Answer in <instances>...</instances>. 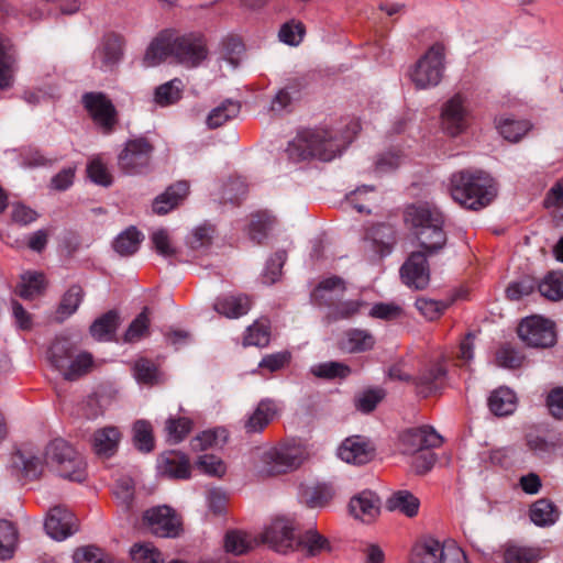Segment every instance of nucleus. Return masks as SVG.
Here are the masks:
<instances>
[{
  "label": "nucleus",
  "mask_w": 563,
  "mask_h": 563,
  "mask_svg": "<svg viewBox=\"0 0 563 563\" xmlns=\"http://www.w3.org/2000/svg\"><path fill=\"white\" fill-rule=\"evenodd\" d=\"M504 563H538L547 553L540 545H526L516 541H507L501 547Z\"/></svg>",
  "instance_id": "nucleus-24"
},
{
  "label": "nucleus",
  "mask_w": 563,
  "mask_h": 563,
  "mask_svg": "<svg viewBox=\"0 0 563 563\" xmlns=\"http://www.w3.org/2000/svg\"><path fill=\"white\" fill-rule=\"evenodd\" d=\"M540 294L553 301L563 298V272L549 273L539 284Z\"/></svg>",
  "instance_id": "nucleus-46"
},
{
  "label": "nucleus",
  "mask_w": 563,
  "mask_h": 563,
  "mask_svg": "<svg viewBox=\"0 0 563 563\" xmlns=\"http://www.w3.org/2000/svg\"><path fill=\"white\" fill-rule=\"evenodd\" d=\"M214 310L228 318H239L247 313L251 299L246 295L223 296L214 302Z\"/></svg>",
  "instance_id": "nucleus-30"
},
{
  "label": "nucleus",
  "mask_w": 563,
  "mask_h": 563,
  "mask_svg": "<svg viewBox=\"0 0 563 563\" xmlns=\"http://www.w3.org/2000/svg\"><path fill=\"white\" fill-rule=\"evenodd\" d=\"M45 288V278L38 272H25L21 275V280L15 288L16 295L22 299L32 300L40 296Z\"/></svg>",
  "instance_id": "nucleus-34"
},
{
  "label": "nucleus",
  "mask_w": 563,
  "mask_h": 563,
  "mask_svg": "<svg viewBox=\"0 0 563 563\" xmlns=\"http://www.w3.org/2000/svg\"><path fill=\"white\" fill-rule=\"evenodd\" d=\"M45 463L60 477L74 482H82L86 478V463L82 456L63 439H55L46 445Z\"/></svg>",
  "instance_id": "nucleus-5"
},
{
  "label": "nucleus",
  "mask_w": 563,
  "mask_h": 563,
  "mask_svg": "<svg viewBox=\"0 0 563 563\" xmlns=\"http://www.w3.org/2000/svg\"><path fill=\"white\" fill-rule=\"evenodd\" d=\"M47 360L66 380H76L86 375L93 365L88 352H77L76 346L66 338H56L47 351Z\"/></svg>",
  "instance_id": "nucleus-4"
},
{
  "label": "nucleus",
  "mask_w": 563,
  "mask_h": 563,
  "mask_svg": "<svg viewBox=\"0 0 563 563\" xmlns=\"http://www.w3.org/2000/svg\"><path fill=\"white\" fill-rule=\"evenodd\" d=\"M196 465L202 473L210 476L222 477L227 472L224 462L220 457L211 454L199 456Z\"/></svg>",
  "instance_id": "nucleus-57"
},
{
  "label": "nucleus",
  "mask_w": 563,
  "mask_h": 563,
  "mask_svg": "<svg viewBox=\"0 0 563 563\" xmlns=\"http://www.w3.org/2000/svg\"><path fill=\"white\" fill-rule=\"evenodd\" d=\"M358 130V122L353 121L342 133L327 129L303 131L290 142L288 152L301 159L317 157L321 161H331L346 147Z\"/></svg>",
  "instance_id": "nucleus-2"
},
{
  "label": "nucleus",
  "mask_w": 563,
  "mask_h": 563,
  "mask_svg": "<svg viewBox=\"0 0 563 563\" xmlns=\"http://www.w3.org/2000/svg\"><path fill=\"white\" fill-rule=\"evenodd\" d=\"M121 433L115 427H104L95 432L92 446L98 455L111 456L118 449Z\"/></svg>",
  "instance_id": "nucleus-29"
},
{
  "label": "nucleus",
  "mask_w": 563,
  "mask_h": 563,
  "mask_svg": "<svg viewBox=\"0 0 563 563\" xmlns=\"http://www.w3.org/2000/svg\"><path fill=\"white\" fill-rule=\"evenodd\" d=\"M334 290H338L339 292H343L345 290L344 280L338 276L328 277L320 282L312 291L311 297L318 305H321L325 298V294Z\"/></svg>",
  "instance_id": "nucleus-58"
},
{
  "label": "nucleus",
  "mask_w": 563,
  "mask_h": 563,
  "mask_svg": "<svg viewBox=\"0 0 563 563\" xmlns=\"http://www.w3.org/2000/svg\"><path fill=\"white\" fill-rule=\"evenodd\" d=\"M279 412L277 402L273 399H262L254 410L245 417L243 428L247 434L261 433Z\"/></svg>",
  "instance_id": "nucleus-22"
},
{
  "label": "nucleus",
  "mask_w": 563,
  "mask_h": 563,
  "mask_svg": "<svg viewBox=\"0 0 563 563\" xmlns=\"http://www.w3.org/2000/svg\"><path fill=\"white\" fill-rule=\"evenodd\" d=\"M305 33L306 29L303 23L292 19L280 26L278 37L280 42L289 46H297L302 42Z\"/></svg>",
  "instance_id": "nucleus-48"
},
{
  "label": "nucleus",
  "mask_w": 563,
  "mask_h": 563,
  "mask_svg": "<svg viewBox=\"0 0 563 563\" xmlns=\"http://www.w3.org/2000/svg\"><path fill=\"white\" fill-rule=\"evenodd\" d=\"M150 329V309L145 307L140 314L130 323L124 333V342L134 343L148 334Z\"/></svg>",
  "instance_id": "nucleus-45"
},
{
  "label": "nucleus",
  "mask_w": 563,
  "mask_h": 563,
  "mask_svg": "<svg viewBox=\"0 0 563 563\" xmlns=\"http://www.w3.org/2000/svg\"><path fill=\"white\" fill-rule=\"evenodd\" d=\"M439 563H468L463 550L453 541L441 543L438 541Z\"/></svg>",
  "instance_id": "nucleus-56"
},
{
  "label": "nucleus",
  "mask_w": 563,
  "mask_h": 563,
  "mask_svg": "<svg viewBox=\"0 0 563 563\" xmlns=\"http://www.w3.org/2000/svg\"><path fill=\"white\" fill-rule=\"evenodd\" d=\"M224 548L228 552L241 555L253 548V540L245 532L230 531L225 536Z\"/></svg>",
  "instance_id": "nucleus-52"
},
{
  "label": "nucleus",
  "mask_w": 563,
  "mask_h": 563,
  "mask_svg": "<svg viewBox=\"0 0 563 563\" xmlns=\"http://www.w3.org/2000/svg\"><path fill=\"white\" fill-rule=\"evenodd\" d=\"M374 336L366 330H347L339 342V346L346 353H361L373 349Z\"/></svg>",
  "instance_id": "nucleus-27"
},
{
  "label": "nucleus",
  "mask_w": 563,
  "mask_h": 563,
  "mask_svg": "<svg viewBox=\"0 0 563 563\" xmlns=\"http://www.w3.org/2000/svg\"><path fill=\"white\" fill-rule=\"evenodd\" d=\"M349 510L355 519L369 523L380 512V499L374 492L363 490L351 498Z\"/></svg>",
  "instance_id": "nucleus-23"
},
{
  "label": "nucleus",
  "mask_w": 563,
  "mask_h": 563,
  "mask_svg": "<svg viewBox=\"0 0 563 563\" xmlns=\"http://www.w3.org/2000/svg\"><path fill=\"white\" fill-rule=\"evenodd\" d=\"M438 541L429 539L412 548L409 563H439Z\"/></svg>",
  "instance_id": "nucleus-47"
},
{
  "label": "nucleus",
  "mask_w": 563,
  "mask_h": 563,
  "mask_svg": "<svg viewBox=\"0 0 563 563\" xmlns=\"http://www.w3.org/2000/svg\"><path fill=\"white\" fill-rule=\"evenodd\" d=\"M162 474L172 477L187 479L190 476V463L188 457L178 451H169L162 454L158 461Z\"/></svg>",
  "instance_id": "nucleus-25"
},
{
  "label": "nucleus",
  "mask_w": 563,
  "mask_h": 563,
  "mask_svg": "<svg viewBox=\"0 0 563 563\" xmlns=\"http://www.w3.org/2000/svg\"><path fill=\"white\" fill-rule=\"evenodd\" d=\"M445 52L442 44L432 45L407 71L410 81L417 89L437 87L444 74Z\"/></svg>",
  "instance_id": "nucleus-6"
},
{
  "label": "nucleus",
  "mask_w": 563,
  "mask_h": 563,
  "mask_svg": "<svg viewBox=\"0 0 563 563\" xmlns=\"http://www.w3.org/2000/svg\"><path fill=\"white\" fill-rule=\"evenodd\" d=\"M419 499L408 490H398L387 500L389 510L399 511L407 517H413L419 510Z\"/></svg>",
  "instance_id": "nucleus-36"
},
{
  "label": "nucleus",
  "mask_w": 563,
  "mask_h": 563,
  "mask_svg": "<svg viewBox=\"0 0 563 563\" xmlns=\"http://www.w3.org/2000/svg\"><path fill=\"white\" fill-rule=\"evenodd\" d=\"M87 174L91 181L108 187L112 184V176L99 157L92 158L87 165Z\"/></svg>",
  "instance_id": "nucleus-59"
},
{
  "label": "nucleus",
  "mask_w": 563,
  "mask_h": 563,
  "mask_svg": "<svg viewBox=\"0 0 563 563\" xmlns=\"http://www.w3.org/2000/svg\"><path fill=\"white\" fill-rule=\"evenodd\" d=\"M229 433L224 428L207 430L192 439L191 445L195 450H207L210 448L222 446L228 441Z\"/></svg>",
  "instance_id": "nucleus-41"
},
{
  "label": "nucleus",
  "mask_w": 563,
  "mask_h": 563,
  "mask_svg": "<svg viewBox=\"0 0 563 563\" xmlns=\"http://www.w3.org/2000/svg\"><path fill=\"white\" fill-rule=\"evenodd\" d=\"M18 54L11 40L0 34V91L11 89L18 73Z\"/></svg>",
  "instance_id": "nucleus-21"
},
{
  "label": "nucleus",
  "mask_w": 563,
  "mask_h": 563,
  "mask_svg": "<svg viewBox=\"0 0 563 563\" xmlns=\"http://www.w3.org/2000/svg\"><path fill=\"white\" fill-rule=\"evenodd\" d=\"M191 428L192 421L189 418H169L165 424L167 440L172 443H179L189 434Z\"/></svg>",
  "instance_id": "nucleus-49"
},
{
  "label": "nucleus",
  "mask_w": 563,
  "mask_h": 563,
  "mask_svg": "<svg viewBox=\"0 0 563 563\" xmlns=\"http://www.w3.org/2000/svg\"><path fill=\"white\" fill-rule=\"evenodd\" d=\"M312 373L322 378H345L351 374V368L340 362H325L313 366Z\"/></svg>",
  "instance_id": "nucleus-55"
},
{
  "label": "nucleus",
  "mask_w": 563,
  "mask_h": 563,
  "mask_svg": "<svg viewBox=\"0 0 563 563\" xmlns=\"http://www.w3.org/2000/svg\"><path fill=\"white\" fill-rule=\"evenodd\" d=\"M530 519L539 527L552 526L559 519V510L549 500L539 499L530 508Z\"/></svg>",
  "instance_id": "nucleus-37"
},
{
  "label": "nucleus",
  "mask_w": 563,
  "mask_h": 563,
  "mask_svg": "<svg viewBox=\"0 0 563 563\" xmlns=\"http://www.w3.org/2000/svg\"><path fill=\"white\" fill-rule=\"evenodd\" d=\"M133 375L139 384L153 385L159 380L157 366L147 358H140L134 363Z\"/></svg>",
  "instance_id": "nucleus-50"
},
{
  "label": "nucleus",
  "mask_w": 563,
  "mask_h": 563,
  "mask_svg": "<svg viewBox=\"0 0 563 563\" xmlns=\"http://www.w3.org/2000/svg\"><path fill=\"white\" fill-rule=\"evenodd\" d=\"M82 103L93 122L110 132L117 123V110L111 100L101 92H88L82 96Z\"/></svg>",
  "instance_id": "nucleus-14"
},
{
  "label": "nucleus",
  "mask_w": 563,
  "mask_h": 563,
  "mask_svg": "<svg viewBox=\"0 0 563 563\" xmlns=\"http://www.w3.org/2000/svg\"><path fill=\"white\" fill-rule=\"evenodd\" d=\"M153 152L152 144L144 137L129 140L119 154L118 164L128 175L141 174L147 168Z\"/></svg>",
  "instance_id": "nucleus-9"
},
{
  "label": "nucleus",
  "mask_w": 563,
  "mask_h": 563,
  "mask_svg": "<svg viewBox=\"0 0 563 563\" xmlns=\"http://www.w3.org/2000/svg\"><path fill=\"white\" fill-rule=\"evenodd\" d=\"M452 198L467 209L487 207L497 195L494 179L482 170H461L451 178Z\"/></svg>",
  "instance_id": "nucleus-3"
},
{
  "label": "nucleus",
  "mask_w": 563,
  "mask_h": 563,
  "mask_svg": "<svg viewBox=\"0 0 563 563\" xmlns=\"http://www.w3.org/2000/svg\"><path fill=\"white\" fill-rule=\"evenodd\" d=\"M13 463L21 468L25 477L34 479L42 475L46 466L45 453L42 457L31 452H18L13 457Z\"/></svg>",
  "instance_id": "nucleus-35"
},
{
  "label": "nucleus",
  "mask_w": 563,
  "mask_h": 563,
  "mask_svg": "<svg viewBox=\"0 0 563 563\" xmlns=\"http://www.w3.org/2000/svg\"><path fill=\"white\" fill-rule=\"evenodd\" d=\"M297 523L292 518L278 517L274 519L262 534V541L274 551L288 554L296 551L298 538Z\"/></svg>",
  "instance_id": "nucleus-8"
},
{
  "label": "nucleus",
  "mask_w": 563,
  "mask_h": 563,
  "mask_svg": "<svg viewBox=\"0 0 563 563\" xmlns=\"http://www.w3.org/2000/svg\"><path fill=\"white\" fill-rule=\"evenodd\" d=\"M296 550H302L307 556H319L332 551L331 542L317 530H308L298 538Z\"/></svg>",
  "instance_id": "nucleus-28"
},
{
  "label": "nucleus",
  "mask_w": 563,
  "mask_h": 563,
  "mask_svg": "<svg viewBox=\"0 0 563 563\" xmlns=\"http://www.w3.org/2000/svg\"><path fill=\"white\" fill-rule=\"evenodd\" d=\"M119 323V313L114 310H110L92 322L90 325V334L97 341H111Z\"/></svg>",
  "instance_id": "nucleus-32"
},
{
  "label": "nucleus",
  "mask_w": 563,
  "mask_h": 563,
  "mask_svg": "<svg viewBox=\"0 0 563 563\" xmlns=\"http://www.w3.org/2000/svg\"><path fill=\"white\" fill-rule=\"evenodd\" d=\"M488 407L496 416L503 417L511 415L517 407V397L515 393L507 387L497 388L488 398Z\"/></svg>",
  "instance_id": "nucleus-33"
},
{
  "label": "nucleus",
  "mask_w": 563,
  "mask_h": 563,
  "mask_svg": "<svg viewBox=\"0 0 563 563\" xmlns=\"http://www.w3.org/2000/svg\"><path fill=\"white\" fill-rule=\"evenodd\" d=\"M75 563H107L103 560V553L96 547H84L74 552Z\"/></svg>",
  "instance_id": "nucleus-64"
},
{
  "label": "nucleus",
  "mask_w": 563,
  "mask_h": 563,
  "mask_svg": "<svg viewBox=\"0 0 563 563\" xmlns=\"http://www.w3.org/2000/svg\"><path fill=\"white\" fill-rule=\"evenodd\" d=\"M174 59L187 67H198L208 56L207 43L200 33H187L176 35Z\"/></svg>",
  "instance_id": "nucleus-10"
},
{
  "label": "nucleus",
  "mask_w": 563,
  "mask_h": 563,
  "mask_svg": "<svg viewBox=\"0 0 563 563\" xmlns=\"http://www.w3.org/2000/svg\"><path fill=\"white\" fill-rule=\"evenodd\" d=\"M274 222L275 219L266 213L256 214L250 224V238L253 241L261 243L267 232L272 229Z\"/></svg>",
  "instance_id": "nucleus-60"
},
{
  "label": "nucleus",
  "mask_w": 563,
  "mask_h": 563,
  "mask_svg": "<svg viewBox=\"0 0 563 563\" xmlns=\"http://www.w3.org/2000/svg\"><path fill=\"white\" fill-rule=\"evenodd\" d=\"M269 327L265 322L256 321L247 328L244 345L266 346L269 343Z\"/></svg>",
  "instance_id": "nucleus-54"
},
{
  "label": "nucleus",
  "mask_w": 563,
  "mask_h": 563,
  "mask_svg": "<svg viewBox=\"0 0 563 563\" xmlns=\"http://www.w3.org/2000/svg\"><path fill=\"white\" fill-rule=\"evenodd\" d=\"M263 461L267 465L265 472L276 475L297 468L302 456L298 448H274L264 453Z\"/></svg>",
  "instance_id": "nucleus-17"
},
{
  "label": "nucleus",
  "mask_w": 563,
  "mask_h": 563,
  "mask_svg": "<svg viewBox=\"0 0 563 563\" xmlns=\"http://www.w3.org/2000/svg\"><path fill=\"white\" fill-rule=\"evenodd\" d=\"M130 556L134 563H163L161 551L150 542H139L131 547Z\"/></svg>",
  "instance_id": "nucleus-44"
},
{
  "label": "nucleus",
  "mask_w": 563,
  "mask_h": 563,
  "mask_svg": "<svg viewBox=\"0 0 563 563\" xmlns=\"http://www.w3.org/2000/svg\"><path fill=\"white\" fill-rule=\"evenodd\" d=\"M124 41L120 35L108 34L93 53V65L101 70H112L123 57Z\"/></svg>",
  "instance_id": "nucleus-20"
},
{
  "label": "nucleus",
  "mask_w": 563,
  "mask_h": 563,
  "mask_svg": "<svg viewBox=\"0 0 563 563\" xmlns=\"http://www.w3.org/2000/svg\"><path fill=\"white\" fill-rule=\"evenodd\" d=\"M374 455V445L369 440L361 435L346 438L338 448V456L349 464H366L373 460Z\"/></svg>",
  "instance_id": "nucleus-18"
},
{
  "label": "nucleus",
  "mask_w": 563,
  "mask_h": 563,
  "mask_svg": "<svg viewBox=\"0 0 563 563\" xmlns=\"http://www.w3.org/2000/svg\"><path fill=\"white\" fill-rule=\"evenodd\" d=\"M519 338L532 347H550L556 342L554 323L540 316L525 318L518 325Z\"/></svg>",
  "instance_id": "nucleus-7"
},
{
  "label": "nucleus",
  "mask_w": 563,
  "mask_h": 563,
  "mask_svg": "<svg viewBox=\"0 0 563 563\" xmlns=\"http://www.w3.org/2000/svg\"><path fill=\"white\" fill-rule=\"evenodd\" d=\"M177 31L166 29L161 31L148 44L144 57L143 64L146 67H154L168 57H175V45H176Z\"/></svg>",
  "instance_id": "nucleus-16"
},
{
  "label": "nucleus",
  "mask_w": 563,
  "mask_h": 563,
  "mask_svg": "<svg viewBox=\"0 0 563 563\" xmlns=\"http://www.w3.org/2000/svg\"><path fill=\"white\" fill-rule=\"evenodd\" d=\"M133 441L142 452H150L154 448L153 429L150 422L139 420L133 426Z\"/></svg>",
  "instance_id": "nucleus-51"
},
{
  "label": "nucleus",
  "mask_w": 563,
  "mask_h": 563,
  "mask_svg": "<svg viewBox=\"0 0 563 563\" xmlns=\"http://www.w3.org/2000/svg\"><path fill=\"white\" fill-rule=\"evenodd\" d=\"M183 89L184 85L180 79H172L156 88L155 102L162 107L175 103L181 98Z\"/></svg>",
  "instance_id": "nucleus-42"
},
{
  "label": "nucleus",
  "mask_w": 563,
  "mask_h": 563,
  "mask_svg": "<svg viewBox=\"0 0 563 563\" xmlns=\"http://www.w3.org/2000/svg\"><path fill=\"white\" fill-rule=\"evenodd\" d=\"M84 290L78 285H73L64 294L59 306L57 308V318L59 321H64L66 318L74 314L84 299Z\"/></svg>",
  "instance_id": "nucleus-40"
},
{
  "label": "nucleus",
  "mask_w": 563,
  "mask_h": 563,
  "mask_svg": "<svg viewBox=\"0 0 563 563\" xmlns=\"http://www.w3.org/2000/svg\"><path fill=\"white\" fill-rule=\"evenodd\" d=\"M443 438L431 427L422 426L404 431L399 438L402 454L415 455L429 449L439 448Z\"/></svg>",
  "instance_id": "nucleus-13"
},
{
  "label": "nucleus",
  "mask_w": 563,
  "mask_h": 563,
  "mask_svg": "<svg viewBox=\"0 0 563 563\" xmlns=\"http://www.w3.org/2000/svg\"><path fill=\"white\" fill-rule=\"evenodd\" d=\"M143 521L153 534L162 538H175L181 530L179 516L168 506H157L146 510Z\"/></svg>",
  "instance_id": "nucleus-12"
},
{
  "label": "nucleus",
  "mask_w": 563,
  "mask_h": 563,
  "mask_svg": "<svg viewBox=\"0 0 563 563\" xmlns=\"http://www.w3.org/2000/svg\"><path fill=\"white\" fill-rule=\"evenodd\" d=\"M240 102L228 99L212 109L207 118V124L211 129L223 125L240 113Z\"/></svg>",
  "instance_id": "nucleus-38"
},
{
  "label": "nucleus",
  "mask_w": 563,
  "mask_h": 563,
  "mask_svg": "<svg viewBox=\"0 0 563 563\" xmlns=\"http://www.w3.org/2000/svg\"><path fill=\"white\" fill-rule=\"evenodd\" d=\"M415 306L420 311V313L430 321L435 320L442 316L448 307L443 301L424 297L418 298Z\"/></svg>",
  "instance_id": "nucleus-61"
},
{
  "label": "nucleus",
  "mask_w": 563,
  "mask_h": 563,
  "mask_svg": "<svg viewBox=\"0 0 563 563\" xmlns=\"http://www.w3.org/2000/svg\"><path fill=\"white\" fill-rule=\"evenodd\" d=\"M495 126L498 133L509 142H518L531 129L529 121L516 120L508 115L496 118Z\"/></svg>",
  "instance_id": "nucleus-31"
},
{
  "label": "nucleus",
  "mask_w": 563,
  "mask_h": 563,
  "mask_svg": "<svg viewBox=\"0 0 563 563\" xmlns=\"http://www.w3.org/2000/svg\"><path fill=\"white\" fill-rule=\"evenodd\" d=\"M386 393L383 388L375 387L363 390L355 399L357 410L368 413L384 399Z\"/></svg>",
  "instance_id": "nucleus-53"
},
{
  "label": "nucleus",
  "mask_w": 563,
  "mask_h": 563,
  "mask_svg": "<svg viewBox=\"0 0 563 563\" xmlns=\"http://www.w3.org/2000/svg\"><path fill=\"white\" fill-rule=\"evenodd\" d=\"M286 261V253L284 251H279L275 253L273 257L267 261L264 274H263V283L264 284H274L282 273V267Z\"/></svg>",
  "instance_id": "nucleus-62"
},
{
  "label": "nucleus",
  "mask_w": 563,
  "mask_h": 563,
  "mask_svg": "<svg viewBox=\"0 0 563 563\" xmlns=\"http://www.w3.org/2000/svg\"><path fill=\"white\" fill-rule=\"evenodd\" d=\"M142 239V234L131 227L117 236L113 249L121 256H131L139 250Z\"/></svg>",
  "instance_id": "nucleus-39"
},
{
  "label": "nucleus",
  "mask_w": 563,
  "mask_h": 563,
  "mask_svg": "<svg viewBox=\"0 0 563 563\" xmlns=\"http://www.w3.org/2000/svg\"><path fill=\"white\" fill-rule=\"evenodd\" d=\"M446 378V366L443 360L426 364L413 378L418 394L427 397L444 386Z\"/></svg>",
  "instance_id": "nucleus-19"
},
{
  "label": "nucleus",
  "mask_w": 563,
  "mask_h": 563,
  "mask_svg": "<svg viewBox=\"0 0 563 563\" xmlns=\"http://www.w3.org/2000/svg\"><path fill=\"white\" fill-rule=\"evenodd\" d=\"M189 186L186 181H178L169 186L164 194L153 202V211L157 214H166L176 208L187 196Z\"/></svg>",
  "instance_id": "nucleus-26"
},
{
  "label": "nucleus",
  "mask_w": 563,
  "mask_h": 563,
  "mask_svg": "<svg viewBox=\"0 0 563 563\" xmlns=\"http://www.w3.org/2000/svg\"><path fill=\"white\" fill-rule=\"evenodd\" d=\"M44 528L52 539L63 541L78 530V522L69 509L56 506L49 509Z\"/></svg>",
  "instance_id": "nucleus-15"
},
{
  "label": "nucleus",
  "mask_w": 563,
  "mask_h": 563,
  "mask_svg": "<svg viewBox=\"0 0 563 563\" xmlns=\"http://www.w3.org/2000/svg\"><path fill=\"white\" fill-rule=\"evenodd\" d=\"M405 222L424 252L411 253L400 268V276L408 287L423 289L430 280L427 253H437L446 243L444 217L435 206L423 202L406 208Z\"/></svg>",
  "instance_id": "nucleus-1"
},
{
  "label": "nucleus",
  "mask_w": 563,
  "mask_h": 563,
  "mask_svg": "<svg viewBox=\"0 0 563 563\" xmlns=\"http://www.w3.org/2000/svg\"><path fill=\"white\" fill-rule=\"evenodd\" d=\"M18 541L16 528L8 520H0V559L12 558Z\"/></svg>",
  "instance_id": "nucleus-43"
},
{
  "label": "nucleus",
  "mask_w": 563,
  "mask_h": 563,
  "mask_svg": "<svg viewBox=\"0 0 563 563\" xmlns=\"http://www.w3.org/2000/svg\"><path fill=\"white\" fill-rule=\"evenodd\" d=\"M470 119L471 111L466 106V99L460 93L454 95L442 106L441 126L451 136L463 133L470 125Z\"/></svg>",
  "instance_id": "nucleus-11"
},
{
  "label": "nucleus",
  "mask_w": 563,
  "mask_h": 563,
  "mask_svg": "<svg viewBox=\"0 0 563 563\" xmlns=\"http://www.w3.org/2000/svg\"><path fill=\"white\" fill-rule=\"evenodd\" d=\"M333 495L334 492L330 485H317L309 492L307 504L311 508L323 507L333 498Z\"/></svg>",
  "instance_id": "nucleus-63"
}]
</instances>
